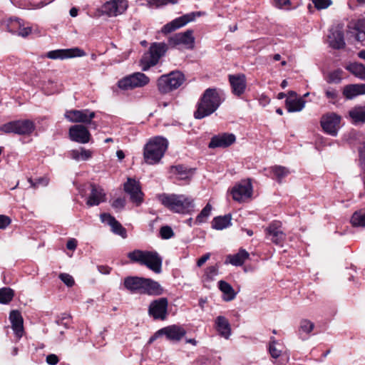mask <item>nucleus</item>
<instances>
[{
    "label": "nucleus",
    "mask_w": 365,
    "mask_h": 365,
    "mask_svg": "<svg viewBox=\"0 0 365 365\" xmlns=\"http://www.w3.org/2000/svg\"><path fill=\"white\" fill-rule=\"evenodd\" d=\"M225 101L222 90L209 88L206 89L197 103V108L194 113L196 119H202L213 113Z\"/></svg>",
    "instance_id": "nucleus-1"
},
{
    "label": "nucleus",
    "mask_w": 365,
    "mask_h": 365,
    "mask_svg": "<svg viewBox=\"0 0 365 365\" xmlns=\"http://www.w3.org/2000/svg\"><path fill=\"white\" fill-rule=\"evenodd\" d=\"M158 200L170 211L187 213L194 208L193 200L184 195L163 193L158 195Z\"/></svg>",
    "instance_id": "nucleus-2"
},
{
    "label": "nucleus",
    "mask_w": 365,
    "mask_h": 365,
    "mask_svg": "<svg viewBox=\"0 0 365 365\" xmlns=\"http://www.w3.org/2000/svg\"><path fill=\"white\" fill-rule=\"evenodd\" d=\"M168 146V141L162 136L151 138L144 147L143 157L145 162L154 165L160 162Z\"/></svg>",
    "instance_id": "nucleus-3"
},
{
    "label": "nucleus",
    "mask_w": 365,
    "mask_h": 365,
    "mask_svg": "<svg viewBox=\"0 0 365 365\" xmlns=\"http://www.w3.org/2000/svg\"><path fill=\"white\" fill-rule=\"evenodd\" d=\"M128 257L132 262L145 265L156 274L162 271L163 259L156 252L135 250L128 254Z\"/></svg>",
    "instance_id": "nucleus-4"
},
{
    "label": "nucleus",
    "mask_w": 365,
    "mask_h": 365,
    "mask_svg": "<svg viewBox=\"0 0 365 365\" xmlns=\"http://www.w3.org/2000/svg\"><path fill=\"white\" fill-rule=\"evenodd\" d=\"M35 129L34 122L29 119L12 120L0 126V131L4 133L19 135H30Z\"/></svg>",
    "instance_id": "nucleus-5"
},
{
    "label": "nucleus",
    "mask_w": 365,
    "mask_h": 365,
    "mask_svg": "<svg viewBox=\"0 0 365 365\" xmlns=\"http://www.w3.org/2000/svg\"><path fill=\"white\" fill-rule=\"evenodd\" d=\"M185 76L180 71L161 76L158 80V88L161 93H168L179 88L184 82Z\"/></svg>",
    "instance_id": "nucleus-6"
},
{
    "label": "nucleus",
    "mask_w": 365,
    "mask_h": 365,
    "mask_svg": "<svg viewBox=\"0 0 365 365\" xmlns=\"http://www.w3.org/2000/svg\"><path fill=\"white\" fill-rule=\"evenodd\" d=\"M168 46L165 43H153L151 44L149 51L141 59L143 71L148 70L151 66L156 65L160 58L165 55Z\"/></svg>",
    "instance_id": "nucleus-7"
},
{
    "label": "nucleus",
    "mask_w": 365,
    "mask_h": 365,
    "mask_svg": "<svg viewBox=\"0 0 365 365\" xmlns=\"http://www.w3.org/2000/svg\"><path fill=\"white\" fill-rule=\"evenodd\" d=\"M150 78L143 73L136 72L126 76L118 81V87L124 91L142 88L148 85Z\"/></svg>",
    "instance_id": "nucleus-8"
},
{
    "label": "nucleus",
    "mask_w": 365,
    "mask_h": 365,
    "mask_svg": "<svg viewBox=\"0 0 365 365\" xmlns=\"http://www.w3.org/2000/svg\"><path fill=\"white\" fill-rule=\"evenodd\" d=\"M234 200L239 202L245 201L251 197L252 194V185L250 179L244 180L236 184L231 190Z\"/></svg>",
    "instance_id": "nucleus-9"
},
{
    "label": "nucleus",
    "mask_w": 365,
    "mask_h": 365,
    "mask_svg": "<svg viewBox=\"0 0 365 365\" xmlns=\"http://www.w3.org/2000/svg\"><path fill=\"white\" fill-rule=\"evenodd\" d=\"M341 117L335 113L324 115L321 119V125L325 133L336 136L340 128Z\"/></svg>",
    "instance_id": "nucleus-10"
},
{
    "label": "nucleus",
    "mask_w": 365,
    "mask_h": 365,
    "mask_svg": "<svg viewBox=\"0 0 365 365\" xmlns=\"http://www.w3.org/2000/svg\"><path fill=\"white\" fill-rule=\"evenodd\" d=\"M96 116L93 111L88 109L84 110H66L64 117L71 123H83L91 124V120Z\"/></svg>",
    "instance_id": "nucleus-11"
},
{
    "label": "nucleus",
    "mask_w": 365,
    "mask_h": 365,
    "mask_svg": "<svg viewBox=\"0 0 365 365\" xmlns=\"http://www.w3.org/2000/svg\"><path fill=\"white\" fill-rule=\"evenodd\" d=\"M124 190L129 195L130 200L137 206L143 202V193L138 181L128 178L127 182L124 183Z\"/></svg>",
    "instance_id": "nucleus-12"
},
{
    "label": "nucleus",
    "mask_w": 365,
    "mask_h": 365,
    "mask_svg": "<svg viewBox=\"0 0 365 365\" xmlns=\"http://www.w3.org/2000/svg\"><path fill=\"white\" fill-rule=\"evenodd\" d=\"M170 46H177L182 45L187 49H192L195 45V38L192 30H187L170 36L168 40Z\"/></svg>",
    "instance_id": "nucleus-13"
},
{
    "label": "nucleus",
    "mask_w": 365,
    "mask_h": 365,
    "mask_svg": "<svg viewBox=\"0 0 365 365\" xmlns=\"http://www.w3.org/2000/svg\"><path fill=\"white\" fill-rule=\"evenodd\" d=\"M168 301L167 298L162 297L153 301L148 308V314L155 319L164 320L168 314Z\"/></svg>",
    "instance_id": "nucleus-14"
},
{
    "label": "nucleus",
    "mask_w": 365,
    "mask_h": 365,
    "mask_svg": "<svg viewBox=\"0 0 365 365\" xmlns=\"http://www.w3.org/2000/svg\"><path fill=\"white\" fill-rule=\"evenodd\" d=\"M266 238L275 245H282L286 238L285 233L282 230V222L273 221L265 229Z\"/></svg>",
    "instance_id": "nucleus-15"
},
{
    "label": "nucleus",
    "mask_w": 365,
    "mask_h": 365,
    "mask_svg": "<svg viewBox=\"0 0 365 365\" xmlns=\"http://www.w3.org/2000/svg\"><path fill=\"white\" fill-rule=\"evenodd\" d=\"M128 6L127 0H110L103 4L102 10L104 14L113 17L124 13Z\"/></svg>",
    "instance_id": "nucleus-16"
},
{
    "label": "nucleus",
    "mask_w": 365,
    "mask_h": 365,
    "mask_svg": "<svg viewBox=\"0 0 365 365\" xmlns=\"http://www.w3.org/2000/svg\"><path fill=\"white\" fill-rule=\"evenodd\" d=\"M84 56H86L85 51L78 47L53 50L46 54V56L51 59H66L69 58L82 57Z\"/></svg>",
    "instance_id": "nucleus-17"
},
{
    "label": "nucleus",
    "mask_w": 365,
    "mask_h": 365,
    "mask_svg": "<svg viewBox=\"0 0 365 365\" xmlns=\"http://www.w3.org/2000/svg\"><path fill=\"white\" fill-rule=\"evenodd\" d=\"M69 138L73 142L86 144L90 141L91 133L83 125H74L68 130Z\"/></svg>",
    "instance_id": "nucleus-18"
},
{
    "label": "nucleus",
    "mask_w": 365,
    "mask_h": 365,
    "mask_svg": "<svg viewBox=\"0 0 365 365\" xmlns=\"http://www.w3.org/2000/svg\"><path fill=\"white\" fill-rule=\"evenodd\" d=\"M195 14L191 13L189 14H185L178 18L175 19L172 21L166 24L161 29V32L164 34H170L176 29H178L185 25H186L190 21H192L195 19Z\"/></svg>",
    "instance_id": "nucleus-19"
},
{
    "label": "nucleus",
    "mask_w": 365,
    "mask_h": 365,
    "mask_svg": "<svg viewBox=\"0 0 365 365\" xmlns=\"http://www.w3.org/2000/svg\"><path fill=\"white\" fill-rule=\"evenodd\" d=\"M347 36L362 42L365 40V19L351 22L348 26Z\"/></svg>",
    "instance_id": "nucleus-20"
},
{
    "label": "nucleus",
    "mask_w": 365,
    "mask_h": 365,
    "mask_svg": "<svg viewBox=\"0 0 365 365\" xmlns=\"http://www.w3.org/2000/svg\"><path fill=\"white\" fill-rule=\"evenodd\" d=\"M235 135L232 133H224L214 135L209 143L210 148H227L235 142Z\"/></svg>",
    "instance_id": "nucleus-21"
},
{
    "label": "nucleus",
    "mask_w": 365,
    "mask_h": 365,
    "mask_svg": "<svg viewBox=\"0 0 365 365\" xmlns=\"http://www.w3.org/2000/svg\"><path fill=\"white\" fill-rule=\"evenodd\" d=\"M229 82L235 96H240L245 93L247 82L244 74L229 75Z\"/></svg>",
    "instance_id": "nucleus-22"
},
{
    "label": "nucleus",
    "mask_w": 365,
    "mask_h": 365,
    "mask_svg": "<svg viewBox=\"0 0 365 365\" xmlns=\"http://www.w3.org/2000/svg\"><path fill=\"white\" fill-rule=\"evenodd\" d=\"M102 222L109 225L111 231L123 238L127 237L126 230L117 221L114 217L108 213H103L100 216Z\"/></svg>",
    "instance_id": "nucleus-23"
},
{
    "label": "nucleus",
    "mask_w": 365,
    "mask_h": 365,
    "mask_svg": "<svg viewBox=\"0 0 365 365\" xmlns=\"http://www.w3.org/2000/svg\"><path fill=\"white\" fill-rule=\"evenodd\" d=\"M141 293L144 294L158 296L163 293V288L160 284L151 279L143 278L141 287Z\"/></svg>",
    "instance_id": "nucleus-24"
},
{
    "label": "nucleus",
    "mask_w": 365,
    "mask_h": 365,
    "mask_svg": "<svg viewBox=\"0 0 365 365\" xmlns=\"http://www.w3.org/2000/svg\"><path fill=\"white\" fill-rule=\"evenodd\" d=\"M91 193L86 201V204L89 207L97 206L100 203L106 201V193L103 188L96 185H91Z\"/></svg>",
    "instance_id": "nucleus-25"
},
{
    "label": "nucleus",
    "mask_w": 365,
    "mask_h": 365,
    "mask_svg": "<svg viewBox=\"0 0 365 365\" xmlns=\"http://www.w3.org/2000/svg\"><path fill=\"white\" fill-rule=\"evenodd\" d=\"M9 320L15 335L20 339L24 334V319L21 313L17 310H12L9 314Z\"/></svg>",
    "instance_id": "nucleus-26"
},
{
    "label": "nucleus",
    "mask_w": 365,
    "mask_h": 365,
    "mask_svg": "<svg viewBox=\"0 0 365 365\" xmlns=\"http://www.w3.org/2000/svg\"><path fill=\"white\" fill-rule=\"evenodd\" d=\"M328 42L334 49L343 48L345 46L343 31L338 28L331 29L328 36Z\"/></svg>",
    "instance_id": "nucleus-27"
},
{
    "label": "nucleus",
    "mask_w": 365,
    "mask_h": 365,
    "mask_svg": "<svg viewBox=\"0 0 365 365\" xmlns=\"http://www.w3.org/2000/svg\"><path fill=\"white\" fill-rule=\"evenodd\" d=\"M160 331L166 338L171 341H180L186 334L185 330L180 326L171 325L163 329Z\"/></svg>",
    "instance_id": "nucleus-28"
},
{
    "label": "nucleus",
    "mask_w": 365,
    "mask_h": 365,
    "mask_svg": "<svg viewBox=\"0 0 365 365\" xmlns=\"http://www.w3.org/2000/svg\"><path fill=\"white\" fill-rule=\"evenodd\" d=\"M289 96L285 101L288 112L292 113L301 111L305 106V101L302 98H292V97H296V93L294 91H289Z\"/></svg>",
    "instance_id": "nucleus-29"
},
{
    "label": "nucleus",
    "mask_w": 365,
    "mask_h": 365,
    "mask_svg": "<svg viewBox=\"0 0 365 365\" xmlns=\"http://www.w3.org/2000/svg\"><path fill=\"white\" fill-rule=\"evenodd\" d=\"M216 329L219 334L225 339L231 335V327L229 321L223 316H218L215 319Z\"/></svg>",
    "instance_id": "nucleus-30"
},
{
    "label": "nucleus",
    "mask_w": 365,
    "mask_h": 365,
    "mask_svg": "<svg viewBox=\"0 0 365 365\" xmlns=\"http://www.w3.org/2000/svg\"><path fill=\"white\" fill-rule=\"evenodd\" d=\"M314 327L315 324L312 321L307 319H302L298 329L299 338L302 341L308 339Z\"/></svg>",
    "instance_id": "nucleus-31"
},
{
    "label": "nucleus",
    "mask_w": 365,
    "mask_h": 365,
    "mask_svg": "<svg viewBox=\"0 0 365 365\" xmlns=\"http://www.w3.org/2000/svg\"><path fill=\"white\" fill-rule=\"evenodd\" d=\"M362 94H365V84H351L343 89V95L347 99H352Z\"/></svg>",
    "instance_id": "nucleus-32"
},
{
    "label": "nucleus",
    "mask_w": 365,
    "mask_h": 365,
    "mask_svg": "<svg viewBox=\"0 0 365 365\" xmlns=\"http://www.w3.org/2000/svg\"><path fill=\"white\" fill-rule=\"evenodd\" d=\"M349 116L354 124L365 123V105L352 108L349 111Z\"/></svg>",
    "instance_id": "nucleus-33"
},
{
    "label": "nucleus",
    "mask_w": 365,
    "mask_h": 365,
    "mask_svg": "<svg viewBox=\"0 0 365 365\" xmlns=\"http://www.w3.org/2000/svg\"><path fill=\"white\" fill-rule=\"evenodd\" d=\"M143 277H128L124 279L125 287L133 293H141Z\"/></svg>",
    "instance_id": "nucleus-34"
},
{
    "label": "nucleus",
    "mask_w": 365,
    "mask_h": 365,
    "mask_svg": "<svg viewBox=\"0 0 365 365\" xmlns=\"http://www.w3.org/2000/svg\"><path fill=\"white\" fill-rule=\"evenodd\" d=\"M249 256V253L245 250L240 249L237 254L229 255L227 257L225 263H230L235 266H241L248 259Z\"/></svg>",
    "instance_id": "nucleus-35"
},
{
    "label": "nucleus",
    "mask_w": 365,
    "mask_h": 365,
    "mask_svg": "<svg viewBox=\"0 0 365 365\" xmlns=\"http://www.w3.org/2000/svg\"><path fill=\"white\" fill-rule=\"evenodd\" d=\"M219 289L223 294V299L225 302H230L233 300L236 297V292H235L232 287L227 282L223 280H220L218 282Z\"/></svg>",
    "instance_id": "nucleus-36"
},
{
    "label": "nucleus",
    "mask_w": 365,
    "mask_h": 365,
    "mask_svg": "<svg viewBox=\"0 0 365 365\" xmlns=\"http://www.w3.org/2000/svg\"><path fill=\"white\" fill-rule=\"evenodd\" d=\"M232 216L230 214L224 216L214 217L212 222V227L217 230H222L231 225Z\"/></svg>",
    "instance_id": "nucleus-37"
},
{
    "label": "nucleus",
    "mask_w": 365,
    "mask_h": 365,
    "mask_svg": "<svg viewBox=\"0 0 365 365\" xmlns=\"http://www.w3.org/2000/svg\"><path fill=\"white\" fill-rule=\"evenodd\" d=\"M70 156L72 159L76 160L77 161H85L90 159L92 157V152L83 148H80L79 149L71 150Z\"/></svg>",
    "instance_id": "nucleus-38"
},
{
    "label": "nucleus",
    "mask_w": 365,
    "mask_h": 365,
    "mask_svg": "<svg viewBox=\"0 0 365 365\" xmlns=\"http://www.w3.org/2000/svg\"><path fill=\"white\" fill-rule=\"evenodd\" d=\"M346 69L356 77L365 80V66L359 63H350L346 66Z\"/></svg>",
    "instance_id": "nucleus-39"
},
{
    "label": "nucleus",
    "mask_w": 365,
    "mask_h": 365,
    "mask_svg": "<svg viewBox=\"0 0 365 365\" xmlns=\"http://www.w3.org/2000/svg\"><path fill=\"white\" fill-rule=\"evenodd\" d=\"M270 172L274 175V177L279 182H281L282 179L287 177L289 173V170L284 166L275 165L269 168Z\"/></svg>",
    "instance_id": "nucleus-40"
},
{
    "label": "nucleus",
    "mask_w": 365,
    "mask_h": 365,
    "mask_svg": "<svg viewBox=\"0 0 365 365\" xmlns=\"http://www.w3.org/2000/svg\"><path fill=\"white\" fill-rule=\"evenodd\" d=\"M343 71L341 69H336L331 71L326 77V81L329 83L338 84L342 80Z\"/></svg>",
    "instance_id": "nucleus-41"
},
{
    "label": "nucleus",
    "mask_w": 365,
    "mask_h": 365,
    "mask_svg": "<svg viewBox=\"0 0 365 365\" xmlns=\"http://www.w3.org/2000/svg\"><path fill=\"white\" fill-rule=\"evenodd\" d=\"M14 295L13 289L9 287H4L0 289V303L8 304L10 302Z\"/></svg>",
    "instance_id": "nucleus-42"
},
{
    "label": "nucleus",
    "mask_w": 365,
    "mask_h": 365,
    "mask_svg": "<svg viewBox=\"0 0 365 365\" xmlns=\"http://www.w3.org/2000/svg\"><path fill=\"white\" fill-rule=\"evenodd\" d=\"M354 227H365V212H355L351 219Z\"/></svg>",
    "instance_id": "nucleus-43"
},
{
    "label": "nucleus",
    "mask_w": 365,
    "mask_h": 365,
    "mask_svg": "<svg viewBox=\"0 0 365 365\" xmlns=\"http://www.w3.org/2000/svg\"><path fill=\"white\" fill-rule=\"evenodd\" d=\"M277 341L274 337L270 339L269 351L272 357L274 359H277L282 353V351L277 347Z\"/></svg>",
    "instance_id": "nucleus-44"
},
{
    "label": "nucleus",
    "mask_w": 365,
    "mask_h": 365,
    "mask_svg": "<svg viewBox=\"0 0 365 365\" xmlns=\"http://www.w3.org/2000/svg\"><path fill=\"white\" fill-rule=\"evenodd\" d=\"M212 211V206L208 203L202 210L200 213L196 217V222L198 223H202L206 221L207 218L210 216Z\"/></svg>",
    "instance_id": "nucleus-45"
},
{
    "label": "nucleus",
    "mask_w": 365,
    "mask_h": 365,
    "mask_svg": "<svg viewBox=\"0 0 365 365\" xmlns=\"http://www.w3.org/2000/svg\"><path fill=\"white\" fill-rule=\"evenodd\" d=\"M218 274L217 266H210L205 270L203 278L206 281H212L215 277Z\"/></svg>",
    "instance_id": "nucleus-46"
},
{
    "label": "nucleus",
    "mask_w": 365,
    "mask_h": 365,
    "mask_svg": "<svg viewBox=\"0 0 365 365\" xmlns=\"http://www.w3.org/2000/svg\"><path fill=\"white\" fill-rule=\"evenodd\" d=\"M324 93L329 103L334 104L338 101L339 92L336 89L328 87L324 90Z\"/></svg>",
    "instance_id": "nucleus-47"
},
{
    "label": "nucleus",
    "mask_w": 365,
    "mask_h": 365,
    "mask_svg": "<svg viewBox=\"0 0 365 365\" xmlns=\"http://www.w3.org/2000/svg\"><path fill=\"white\" fill-rule=\"evenodd\" d=\"M171 169L172 172L178 175L180 179H187L188 178L189 174L183 165L173 166Z\"/></svg>",
    "instance_id": "nucleus-48"
},
{
    "label": "nucleus",
    "mask_w": 365,
    "mask_h": 365,
    "mask_svg": "<svg viewBox=\"0 0 365 365\" xmlns=\"http://www.w3.org/2000/svg\"><path fill=\"white\" fill-rule=\"evenodd\" d=\"M58 277L67 287H71L75 284L73 277L69 274L61 273Z\"/></svg>",
    "instance_id": "nucleus-49"
},
{
    "label": "nucleus",
    "mask_w": 365,
    "mask_h": 365,
    "mask_svg": "<svg viewBox=\"0 0 365 365\" xmlns=\"http://www.w3.org/2000/svg\"><path fill=\"white\" fill-rule=\"evenodd\" d=\"M316 9L318 10L325 9L331 4V0H312Z\"/></svg>",
    "instance_id": "nucleus-50"
},
{
    "label": "nucleus",
    "mask_w": 365,
    "mask_h": 365,
    "mask_svg": "<svg viewBox=\"0 0 365 365\" xmlns=\"http://www.w3.org/2000/svg\"><path fill=\"white\" fill-rule=\"evenodd\" d=\"M160 234L163 239L166 240L171 238L174 235L172 228L169 226L162 227L160 230Z\"/></svg>",
    "instance_id": "nucleus-51"
},
{
    "label": "nucleus",
    "mask_w": 365,
    "mask_h": 365,
    "mask_svg": "<svg viewBox=\"0 0 365 365\" xmlns=\"http://www.w3.org/2000/svg\"><path fill=\"white\" fill-rule=\"evenodd\" d=\"M150 6L159 7L168 3L175 4V0H146Z\"/></svg>",
    "instance_id": "nucleus-52"
},
{
    "label": "nucleus",
    "mask_w": 365,
    "mask_h": 365,
    "mask_svg": "<svg viewBox=\"0 0 365 365\" xmlns=\"http://www.w3.org/2000/svg\"><path fill=\"white\" fill-rule=\"evenodd\" d=\"M17 22H18V24L19 26V31H18V35L20 36H22V37L28 36L31 33V31H32L31 27H30V26H27V27L22 26L19 20H17Z\"/></svg>",
    "instance_id": "nucleus-53"
},
{
    "label": "nucleus",
    "mask_w": 365,
    "mask_h": 365,
    "mask_svg": "<svg viewBox=\"0 0 365 365\" xmlns=\"http://www.w3.org/2000/svg\"><path fill=\"white\" fill-rule=\"evenodd\" d=\"M29 181L31 183V186L34 187H36L39 185L46 186L48 183V181L46 178H38V180H36L35 182H34L31 179H29Z\"/></svg>",
    "instance_id": "nucleus-54"
},
{
    "label": "nucleus",
    "mask_w": 365,
    "mask_h": 365,
    "mask_svg": "<svg viewBox=\"0 0 365 365\" xmlns=\"http://www.w3.org/2000/svg\"><path fill=\"white\" fill-rule=\"evenodd\" d=\"M58 361V357L54 354H48L46 359V361L50 365H56Z\"/></svg>",
    "instance_id": "nucleus-55"
},
{
    "label": "nucleus",
    "mask_w": 365,
    "mask_h": 365,
    "mask_svg": "<svg viewBox=\"0 0 365 365\" xmlns=\"http://www.w3.org/2000/svg\"><path fill=\"white\" fill-rule=\"evenodd\" d=\"M11 222V220L6 215H0V229L6 228Z\"/></svg>",
    "instance_id": "nucleus-56"
},
{
    "label": "nucleus",
    "mask_w": 365,
    "mask_h": 365,
    "mask_svg": "<svg viewBox=\"0 0 365 365\" xmlns=\"http://www.w3.org/2000/svg\"><path fill=\"white\" fill-rule=\"evenodd\" d=\"M114 208L121 209L125 206V200L122 198L115 199L112 204Z\"/></svg>",
    "instance_id": "nucleus-57"
},
{
    "label": "nucleus",
    "mask_w": 365,
    "mask_h": 365,
    "mask_svg": "<svg viewBox=\"0 0 365 365\" xmlns=\"http://www.w3.org/2000/svg\"><path fill=\"white\" fill-rule=\"evenodd\" d=\"M210 257V253H207L201 257L197 261V266L200 267H202Z\"/></svg>",
    "instance_id": "nucleus-58"
},
{
    "label": "nucleus",
    "mask_w": 365,
    "mask_h": 365,
    "mask_svg": "<svg viewBox=\"0 0 365 365\" xmlns=\"http://www.w3.org/2000/svg\"><path fill=\"white\" fill-rule=\"evenodd\" d=\"M275 5L278 8H282L283 6L290 4V0H274Z\"/></svg>",
    "instance_id": "nucleus-59"
},
{
    "label": "nucleus",
    "mask_w": 365,
    "mask_h": 365,
    "mask_svg": "<svg viewBox=\"0 0 365 365\" xmlns=\"http://www.w3.org/2000/svg\"><path fill=\"white\" fill-rule=\"evenodd\" d=\"M77 246V242L75 239H71L67 242L66 247L68 250H73Z\"/></svg>",
    "instance_id": "nucleus-60"
},
{
    "label": "nucleus",
    "mask_w": 365,
    "mask_h": 365,
    "mask_svg": "<svg viewBox=\"0 0 365 365\" xmlns=\"http://www.w3.org/2000/svg\"><path fill=\"white\" fill-rule=\"evenodd\" d=\"M163 332L160 331V329H159L158 331H156L154 335H153L148 340V343L149 344H151L153 343L156 339H158V337L163 336Z\"/></svg>",
    "instance_id": "nucleus-61"
},
{
    "label": "nucleus",
    "mask_w": 365,
    "mask_h": 365,
    "mask_svg": "<svg viewBox=\"0 0 365 365\" xmlns=\"http://www.w3.org/2000/svg\"><path fill=\"white\" fill-rule=\"evenodd\" d=\"M56 324L59 326H63L66 329L68 328L69 323L68 322L63 321L61 318H58L55 321Z\"/></svg>",
    "instance_id": "nucleus-62"
},
{
    "label": "nucleus",
    "mask_w": 365,
    "mask_h": 365,
    "mask_svg": "<svg viewBox=\"0 0 365 365\" xmlns=\"http://www.w3.org/2000/svg\"><path fill=\"white\" fill-rule=\"evenodd\" d=\"M98 269L101 273L104 274H109L110 272V268L107 266H98Z\"/></svg>",
    "instance_id": "nucleus-63"
},
{
    "label": "nucleus",
    "mask_w": 365,
    "mask_h": 365,
    "mask_svg": "<svg viewBox=\"0 0 365 365\" xmlns=\"http://www.w3.org/2000/svg\"><path fill=\"white\" fill-rule=\"evenodd\" d=\"M58 318H61L63 321H66V322H68V323H70L71 317L68 314L63 313L60 317H58Z\"/></svg>",
    "instance_id": "nucleus-64"
}]
</instances>
